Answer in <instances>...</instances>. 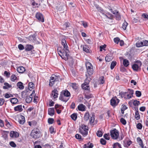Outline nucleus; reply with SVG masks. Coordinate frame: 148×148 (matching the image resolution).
I'll return each instance as SVG.
<instances>
[{
	"label": "nucleus",
	"instance_id": "nucleus-1",
	"mask_svg": "<svg viewBox=\"0 0 148 148\" xmlns=\"http://www.w3.org/2000/svg\"><path fill=\"white\" fill-rule=\"evenodd\" d=\"M62 43L64 49H58V54L62 59L66 60H68V57L69 56L68 47L65 39H62Z\"/></svg>",
	"mask_w": 148,
	"mask_h": 148
},
{
	"label": "nucleus",
	"instance_id": "nucleus-2",
	"mask_svg": "<svg viewBox=\"0 0 148 148\" xmlns=\"http://www.w3.org/2000/svg\"><path fill=\"white\" fill-rule=\"evenodd\" d=\"M30 135L34 138H39L40 136L39 130L36 128H34L32 131Z\"/></svg>",
	"mask_w": 148,
	"mask_h": 148
},
{
	"label": "nucleus",
	"instance_id": "nucleus-3",
	"mask_svg": "<svg viewBox=\"0 0 148 148\" xmlns=\"http://www.w3.org/2000/svg\"><path fill=\"white\" fill-rule=\"evenodd\" d=\"M110 135L113 139H117L119 136V132L116 129L114 128L110 131Z\"/></svg>",
	"mask_w": 148,
	"mask_h": 148
},
{
	"label": "nucleus",
	"instance_id": "nucleus-4",
	"mask_svg": "<svg viewBox=\"0 0 148 148\" xmlns=\"http://www.w3.org/2000/svg\"><path fill=\"white\" fill-rule=\"evenodd\" d=\"M59 80V77L58 76L53 75L50 77L49 85L52 86L54 84L55 82Z\"/></svg>",
	"mask_w": 148,
	"mask_h": 148
},
{
	"label": "nucleus",
	"instance_id": "nucleus-5",
	"mask_svg": "<svg viewBox=\"0 0 148 148\" xmlns=\"http://www.w3.org/2000/svg\"><path fill=\"white\" fill-rule=\"evenodd\" d=\"M88 127L84 125H82L80 132L83 136H85L88 134Z\"/></svg>",
	"mask_w": 148,
	"mask_h": 148
},
{
	"label": "nucleus",
	"instance_id": "nucleus-6",
	"mask_svg": "<svg viewBox=\"0 0 148 148\" xmlns=\"http://www.w3.org/2000/svg\"><path fill=\"white\" fill-rule=\"evenodd\" d=\"M54 6L57 10L59 11H61L63 8L65 7V5H63L62 3H61L59 2L57 4L55 3Z\"/></svg>",
	"mask_w": 148,
	"mask_h": 148
},
{
	"label": "nucleus",
	"instance_id": "nucleus-7",
	"mask_svg": "<svg viewBox=\"0 0 148 148\" xmlns=\"http://www.w3.org/2000/svg\"><path fill=\"white\" fill-rule=\"evenodd\" d=\"M142 64L140 61H137L136 63L133 64L132 66L133 69L135 71H137L139 68L141 66Z\"/></svg>",
	"mask_w": 148,
	"mask_h": 148
},
{
	"label": "nucleus",
	"instance_id": "nucleus-8",
	"mask_svg": "<svg viewBox=\"0 0 148 148\" xmlns=\"http://www.w3.org/2000/svg\"><path fill=\"white\" fill-rule=\"evenodd\" d=\"M36 17L40 21L43 22L44 21L42 15L40 13L37 12L36 14Z\"/></svg>",
	"mask_w": 148,
	"mask_h": 148
},
{
	"label": "nucleus",
	"instance_id": "nucleus-9",
	"mask_svg": "<svg viewBox=\"0 0 148 148\" xmlns=\"http://www.w3.org/2000/svg\"><path fill=\"white\" fill-rule=\"evenodd\" d=\"M119 100L116 98H112L110 100L111 105L112 106L116 105L119 102Z\"/></svg>",
	"mask_w": 148,
	"mask_h": 148
},
{
	"label": "nucleus",
	"instance_id": "nucleus-10",
	"mask_svg": "<svg viewBox=\"0 0 148 148\" xmlns=\"http://www.w3.org/2000/svg\"><path fill=\"white\" fill-rule=\"evenodd\" d=\"M10 136L12 138H16L19 136V133L16 132L12 131L10 133Z\"/></svg>",
	"mask_w": 148,
	"mask_h": 148
},
{
	"label": "nucleus",
	"instance_id": "nucleus-11",
	"mask_svg": "<svg viewBox=\"0 0 148 148\" xmlns=\"http://www.w3.org/2000/svg\"><path fill=\"white\" fill-rule=\"evenodd\" d=\"M127 93V92H121L120 93V95H121V96L122 97H124L125 99H130L132 97V96L130 94H129L127 95V97H125V96L126 95V94Z\"/></svg>",
	"mask_w": 148,
	"mask_h": 148
},
{
	"label": "nucleus",
	"instance_id": "nucleus-12",
	"mask_svg": "<svg viewBox=\"0 0 148 148\" xmlns=\"http://www.w3.org/2000/svg\"><path fill=\"white\" fill-rule=\"evenodd\" d=\"M113 59L112 54L111 53L108 54L105 57V60L107 62H109L111 61Z\"/></svg>",
	"mask_w": 148,
	"mask_h": 148
},
{
	"label": "nucleus",
	"instance_id": "nucleus-13",
	"mask_svg": "<svg viewBox=\"0 0 148 148\" xmlns=\"http://www.w3.org/2000/svg\"><path fill=\"white\" fill-rule=\"evenodd\" d=\"M59 99L62 101L66 102L69 99V98L63 95H60L59 97Z\"/></svg>",
	"mask_w": 148,
	"mask_h": 148
},
{
	"label": "nucleus",
	"instance_id": "nucleus-14",
	"mask_svg": "<svg viewBox=\"0 0 148 148\" xmlns=\"http://www.w3.org/2000/svg\"><path fill=\"white\" fill-rule=\"evenodd\" d=\"M48 114L52 116H53L54 114V109L53 108H49L48 109Z\"/></svg>",
	"mask_w": 148,
	"mask_h": 148
},
{
	"label": "nucleus",
	"instance_id": "nucleus-15",
	"mask_svg": "<svg viewBox=\"0 0 148 148\" xmlns=\"http://www.w3.org/2000/svg\"><path fill=\"white\" fill-rule=\"evenodd\" d=\"M85 106L82 104H80L78 106L77 108L79 111H84L85 110Z\"/></svg>",
	"mask_w": 148,
	"mask_h": 148
},
{
	"label": "nucleus",
	"instance_id": "nucleus-16",
	"mask_svg": "<svg viewBox=\"0 0 148 148\" xmlns=\"http://www.w3.org/2000/svg\"><path fill=\"white\" fill-rule=\"evenodd\" d=\"M34 48L33 45H27L25 47V50L26 51H29Z\"/></svg>",
	"mask_w": 148,
	"mask_h": 148
},
{
	"label": "nucleus",
	"instance_id": "nucleus-17",
	"mask_svg": "<svg viewBox=\"0 0 148 148\" xmlns=\"http://www.w3.org/2000/svg\"><path fill=\"white\" fill-rule=\"evenodd\" d=\"M17 71L19 73H22L25 71V69L23 66H21L17 68Z\"/></svg>",
	"mask_w": 148,
	"mask_h": 148
},
{
	"label": "nucleus",
	"instance_id": "nucleus-18",
	"mask_svg": "<svg viewBox=\"0 0 148 148\" xmlns=\"http://www.w3.org/2000/svg\"><path fill=\"white\" fill-rule=\"evenodd\" d=\"M22 105H18L14 108V110L16 111H18L19 112H21L23 110Z\"/></svg>",
	"mask_w": 148,
	"mask_h": 148
},
{
	"label": "nucleus",
	"instance_id": "nucleus-19",
	"mask_svg": "<svg viewBox=\"0 0 148 148\" xmlns=\"http://www.w3.org/2000/svg\"><path fill=\"white\" fill-rule=\"evenodd\" d=\"M28 92L26 90L23 91L21 93L22 97L23 98H25L28 96Z\"/></svg>",
	"mask_w": 148,
	"mask_h": 148
},
{
	"label": "nucleus",
	"instance_id": "nucleus-20",
	"mask_svg": "<svg viewBox=\"0 0 148 148\" xmlns=\"http://www.w3.org/2000/svg\"><path fill=\"white\" fill-rule=\"evenodd\" d=\"M137 141L139 145L142 148H143L144 145L143 144V141L141 139L140 137H138L137 138Z\"/></svg>",
	"mask_w": 148,
	"mask_h": 148
},
{
	"label": "nucleus",
	"instance_id": "nucleus-21",
	"mask_svg": "<svg viewBox=\"0 0 148 148\" xmlns=\"http://www.w3.org/2000/svg\"><path fill=\"white\" fill-rule=\"evenodd\" d=\"M29 39L30 41H32L33 42L35 41L36 40L35 35L33 34V35L30 36L29 37Z\"/></svg>",
	"mask_w": 148,
	"mask_h": 148
},
{
	"label": "nucleus",
	"instance_id": "nucleus-22",
	"mask_svg": "<svg viewBox=\"0 0 148 148\" xmlns=\"http://www.w3.org/2000/svg\"><path fill=\"white\" fill-rule=\"evenodd\" d=\"M104 15L107 18L110 19H112L113 18V15L109 12H107L106 14H105Z\"/></svg>",
	"mask_w": 148,
	"mask_h": 148
},
{
	"label": "nucleus",
	"instance_id": "nucleus-23",
	"mask_svg": "<svg viewBox=\"0 0 148 148\" xmlns=\"http://www.w3.org/2000/svg\"><path fill=\"white\" fill-rule=\"evenodd\" d=\"M32 99V95H30L29 96L26 97V101L27 103H30L31 102Z\"/></svg>",
	"mask_w": 148,
	"mask_h": 148
},
{
	"label": "nucleus",
	"instance_id": "nucleus-24",
	"mask_svg": "<svg viewBox=\"0 0 148 148\" xmlns=\"http://www.w3.org/2000/svg\"><path fill=\"white\" fill-rule=\"evenodd\" d=\"M17 86L21 90L23 89L24 88L23 84L21 82H19L17 83Z\"/></svg>",
	"mask_w": 148,
	"mask_h": 148
},
{
	"label": "nucleus",
	"instance_id": "nucleus-25",
	"mask_svg": "<svg viewBox=\"0 0 148 148\" xmlns=\"http://www.w3.org/2000/svg\"><path fill=\"white\" fill-rule=\"evenodd\" d=\"M29 90L31 91L32 89L34 88V84L32 82L29 83Z\"/></svg>",
	"mask_w": 148,
	"mask_h": 148
},
{
	"label": "nucleus",
	"instance_id": "nucleus-26",
	"mask_svg": "<svg viewBox=\"0 0 148 148\" xmlns=\"http://www.w3.org/2000/svg\"><path fill=\"white\" fill-rule=\"evenodd\" d=\"M63 95L69 97L70 96L71 94L70 92L67 90H65L63 91Z\"/></svg>",
	"mask_w": 148,
	"mask_h": 148
},
{
	"label": "nucleus",
	"instance_id": "nucleus-27",
	"mask_svg": "<svg viewBox=\"0 0 148 148\" xmlns=\"http://www.w3.org/2000/svg\"><path fill=\"white\" fill-rule=\"evenodd\" d=\"M10 101L13 104H16L18 101V99L16 98H13L10 99Z\"/></svg>",
	"mask_w": 148,
	"mask_h": 148
},
{
	"label": "nucleus",
	"instance_id": "nucleus-28",
	"mask_svg": "<svg viewBox=\"0 0 148 148\" xmlns=\"http://www.w3.org/2000/svg\"><path fill=\"white\" fill-rule=\"evenodd\" d=\"M85 148H92L93 146V144L90 143H88L84 145Z\"/></svg>",
	"mask_w": 148,
	"mask_h": 148
},
{
	"label": "nucleus",
	"instance_id": "nucleus-29",
	"mask_svg": "<svg viewBox=\"0 0 148 148\" xmlns=\"http://www.w3.org/2000/svg\"><path fill=\"white\" fill-rule=\"evenodd\" d=\"M19 123L21 124H23L25 122V117L23 116L21 117V119H19L18 120Z\"/></svg>",
	"mask_w": 148,
	"mask_h": 148
},
{
	"label": "nucleus",
	"instance_id": "nucleus-30",
	"mask_svg": "<svg viewBox=\"0 0 148 148\" xmlns=\"http://www.w3.org/2000/svg\"><path fill=\"white\" fill-rule=\"evenodd\" d=\"M83 50L86 53L89 52L88 47L87 45H85L83 46Z\"/></svg>",
	"mask_w": 148,
	"mask_h": 148
},
{
	"label": "nucleus",
	"instance_id": "nucleus-31",
	"mask_svg": "<svg viewBox=\"0 0 148 148\" xmlns=\"http://www.w3.org/2000/svg\"><path fill=\"white\" fill-rule=\"evenodd\" d=\"M123 63L125 66L127 67L129 65L130 63L128 60L124 59L123 60Z\"/></svg>",
	"mask_w": 148,
	"mask_h": 148
},
{
	"label": "nucleus",
	"instance_id": "nucleus-32",
	"mask_svg": "<svg viewBox=\"0 0 148 148\" xmlns=\"http://www.w3.org/2000/svg\"><path fill=\"white\" fill-rule=\"evenodd\" d=\"M113 148H121V147L120 144L116 143L113 144Z\"/></svg>",
	"mask_w": 148,
	"mask_h": 148
},
{
	"label": "nucleus",
	"instance_id": "nucleus-33",
	"mask_svg": "<svg viewBox=\"0 0 148 148\" xmlns=\"http://www.w3.org/2000/svg\"><path fill=\"white\" fill-rule=\"evenodd\" d=\"M88 73L89 75H90L92 74L93 73V69L92 67L87 69Z\"/></svg>",
	"mask_w": 148,
	"mask_h": 148
},
{
	"label": "nucleus",
	"instance_id": "nucleus-34",
	"mask_svg": "<svg viewBox=\"0 0 148 148\" xmlns=\"http://www.w3.org/2000/svg\"><path fill=\"white\" fill-rule=\"evenodd\" d=\"M135 117V119L137 120H139L140 118V115L139 114L138 110L136 111Z\"/></svg>",
	"mask_w": 148,
	"mask_h": 148
},
{
	"label": "nucleus",
	"instance_id": "nucleus-35",
	"mask_svg": "<svg viewBox=\"0 0 148 148\" xmlns=\"http://www.w3.org/2000/svg\"><path fill=\"white\" fill-rule=\"evenodd\" d=\"M136 45L137 47H139L143 46V42H137L136 43Z\"/></svg>",
	"mask_w": 148,
	"mask_h": 148
},
{
	"label": "nucleus",
	"instance_id": "nucleus-36",
	"mask_svg": "<svg viewBox=\"0 0 148 148\" xmlns=\"http://www.w3.org/2000/svg\"><path fill=\"white\" fill-rule=\"evenodd\" d=\"M5 86L3 87L4 89H7L11 87V86L7 83H5L4 84Z\"/></svg>",
	"mask_w": 148,
	"mask_h": 148
},
{
	"label": "nucleus",
	"instance_id": "nucleus-37",
	"mask_svg": "<svg viewBox=\"0 0 148 148\" xmlns=\"http://www.w3.org/2000/svg\"><path fill=\"white\" fill-rule=\"evenodd\" d=\"M89 114L88 112H86L84 115V119L85 121H87L89 119Z\"/></svg>",
	"mask_w": 148,
	"mask_h": 148
},
{
	"label": "nucleus",
	"instance_id": "nucleus-38",
	"mask_svg": "<svg viewBox=\"0 0 148 148\" xmlns=\"http://www.w3.org/2000/svg\"><path fill=\"white\" fill-rule=\"evenodd\" d=\"M103 134L102 131L100 130H98L96 133L97 136L99 137H101L103 135Z\"/></svg>",
	"mask_w": 148,
	"mask_h": 148
},
{
	"label": "nucleus",
	"instance_id": "nucleus-39",
	"mask_svg": "<svg viewBox=\"0 0 148 148\" xmlns=\"http://www.w3.org/2000/svg\"><path fill=\"white\" fill-rule=\"evenodd\" d=\"M71 119L74 121H75L77 118V114L76 113H73L71 115Z\"/></svg>",
	"mask_w": 148,
	"mask_h": 148
},
{
	"label": "nucleus",
	"instance_id": "nucleus-40",
	"mask_svg": "<svg viewBox=\"0 0 148 148\" xmlns=\"http://www.w3.org/2000/svg\"><path fill=\"white\" fill-rule=\"evenodd\" d=\"M57 91V90H54L52 92L51 95L54 98L57 97L58 94L56 92Z\"/></svg>",
	"mask_w": 148,
	"mask_h": 148
},
{
	"label": "nucleus",
	"instance_id": "nucleus-41",
	"mask_svg": "<svg viewBox=\"0 0 148 148\" xmlns=\"http://www.w3.org/2000/svg\"><path fill=\"white\" fill-rule=\"evenodd\" d=\"M86 69L92 67V66L91 63L89 62H87L86 63Z\"/></svg>",
	"mask_w": 148,
	"mask_h": 148
},
{
	"label": "nucleus",
	"instance_id": "nucleus-42",
	"mask_svg": "<svg viewBox=\"0 0 148 148\" xmlns=\"http://www.w3.org/2000/svg\"><path fill=\"white\" fill-rule=\"evenodd\" d=\"M81 86L82 89L85 90H88L90 89L89 86H86V85H84V84H82Z\"/></svg>",
	"mask_w": 148,
	"mask_h": 148
},
{
	"label": "nucleus",
	"instance_id": "nucleus-43",
	"mask_svg": "<svg viewBox=\"0 0 148 148\" xmlns=\"http://www.w3.org/2000/svg\"><path fill=\"white\" fill-rule=\"evenodd\" d=\"M128 25V23L126 21H125L123 24L122 26V28L124 30H125L126 29V27Z\"/></svg>",
	"mask_w": 148,
	"mask_h": 148
},
{
	"label": "nucleus",
	"instance_id": "nucleus-44",
	"mask_svg": "<svg viewBox=\"0 0 148 148\" xmlns=\"http://www.w3.org/2000/svg\"><path fill=\"white\" fill-rule=\"evenodd\" d=\"M116 64V62L115 61H113L111 64L110 68L111 69H112L114 68Z\"/></svg>",
	"mask_w": 148,
	"mask_h": 148
},
{
	"label": "nucleus",
	"instance_id": "nucleus-45",
	"mask_svg": "<svg viewBox=\"0 0 148 148\" xmlns=\"http://www.w3.org/2000/svg\"><path fill=\"white\" fill-rule=\"evenodd\" d=\"M95 115L94 114H92V116L91 117L90 119V124L92 123L95 120Z\"/></svg>",
	"mask_w": 148,
	"mask_h": 148
},
{
	"label": "nucleus",
	"instance_id": "nucleus-46",
	"mask_svg": "<svg viewBox=\"0 0 148 148\" xmlns=\"http://www.w3.org/2000/svg\"><path fill=\"white\" fill-rule=\"evenodd\" d=\"M63 26L66 29L67 28V27H69L70 26V23L68 22H65L64 24L63 25Z\"/></svg>",
	"mask_w": 148,
	"mask_h": 148
},
{
	"label": "nucleus",
	"instance_id": "nucleus-47",
	"mask_svg": "<svg viewBox=\"0 0 148 148\" xmlns=\"http://www.w3.org/2000/svg\"><path fill=\"white\" fill-rule=\"evenodd\" d=\"M17 79V78L15 75H13L11 76V79L12 81H14Z\"/></svg>",
	"mask_w": 148,
	"mask_h": 148
},
{
	"label": "nucleus",
	"instance_id": "nucleus-48",
	"mask_svg": "<svg viewBox=\"0 0 148 148\" xmlns=\"http://www.w3.org/2000/svg\"><path fill=\"white\" fill-rule=\"evenodd\" d=\"M54 121V119L53 118H49L48 120V123L49 124H53Z\"/></svg>",
	"mask_w": 148,
	"mask_h": 148
},
{
	"label": "nucleus",
	"instance_id": "nucleus-49",
	"mask_svg": "<svg viewBox=\"0 0 148 148\" xmlns=\"http://www.w3.org/2000/svg\"><path fill=\"white\" fill-rule=\"evenodd\" d=\"M104 138L106 140H109L110 139V137L108 134H105L103 135Z\"/></svg>",
	"mask_w": 148,
	"mask_h": 148
},
{
	"label": "nucleus",
	"instance_id": "nucleus-50",
	"mask_svg": "<svg viewBox=\"0 0 148 148\" xmlns=\"http://www.w3.org/2000/svg\"><path fill=\"white\" fill-rule=\"evenodd\" d=\"M86 78L85 80V83H86L87 84H88L90 79V78L88 77L87 75H86Z\"/></svg>",
	"mask_w": 148,
	"mask_h": 148
},
{
	"label": "nucleus",
	"instance_id": "nucleus-51",
	"mask_svg": "<svg viewBox=\"0 0 148 148\" xmlns=\"http://www.w3.org/2000/svg\"><path fill=\"white\" fill-rule=\"evenodd\" d=\"M135 94L137 97H140L141 95V93L140 91H136Z\"/></svg>",
	"mask_w": 148,
	"mask_h": 148
},
{
	"label": "nucleus",
	"instance_id": "nucleus-52",
	"mask_svg": "<svg viewBox=\"0 0 148 148\" xmlns=\"http://www.w3.org/2000/svg\"><path fill=\"white\" fill-rule=\"evenodd\" d=\"M115 16L117 20H119L121 19V15L119 12H118V14H116Z\"/></svg>",
	"mask_w": 148,
	"mask_h": 148
},
{
	"label": "nucleus",
	"instance_id": "nucleus-53",
	"mask_svg": "<svg viewBox=\"0 0 148 148\" xmlns=\"http://www.w3.org/2000/svg\"><path fill=\"white\" fill-rule=\"evenodd\" d=\"M109 9L110 11L113 14H115V15H116V14H118V12H119L118 11L116 10H115L114 11H113L112 10L111 8H110V9L109 8Z\"/></svg>",
	"mask_w": 148,
	"mask_h": 148
},
{
	"label": "nucleus",
	"instance_id": "nucleus-54",
	"mask_svg": "<svg viewBox=\"0 0 148 148\" xmlns=\"http://www.w3.org/2000/svg\"><path fill=\"white\" fill-rule=\"evenodd\" d=\"M121 123L123 125H125L126 123V120L123 118H121L120 119Z\"/></svg>",
	"mask_w": 148,
	"mask_h": 148
},
{
	"label": "nucleus",
	"instance_id": "nucleus-55",
	"mask_svg": "<svg viewBox=\"0 0 148 148\" xmlns=\"http://www.w3.org/2000/svg\"><path fill=\"white\" fill-rule=\"evenodd\" d=\"M72 87L73 89L75 90L77 89L78 88V86H77V84L75 83H72Z\"/></svg>",
	"mask_w": 148,
	"mask_h": 148
},
{
	"label": "nucleus",
	"instance_id": "nucleus-56",
	"mask_svg": "<svg viewBox=\"0 0 148 148\" xmlns=\"http://www.w3.org/2000/svg\"><path fill=\"white\" fill-rule=\"evenodd\" d=\"M133 104L134 106H137L138 105L140 104V102L139 101L137 100H134L133 102Z\"/></svg>",
	"mask_w": 148,
	"mask_h": 148
},
{
	"label": "nucleus",
	"instance_id": "nucleus-57",
	"mask_svg": "<svg viewBox=\"0 0 148 148\" xmlns=\"http://www.w3.org/2000/svg\"><path fill=\"white\" fill-rule=\"evenodd\" d=\"M13 95L11 94H9L7 93H5L4 97L6 98H8L10 97H12Z\"/></svg>",
	"mask_w": 148,
	"mask_h": 148
},
{
	"label": "nucleus",
	"instance_id": "nucleus-58",
	"mask_svg": "<svg viewBox=\"0 0 148 148\" xmlns=\"http://www.w3.org/2000/svg\"><path fill=\"white\" fill-rule=\"evenodd\" d=\"M10 145L11 146L13 147H16V145L13 141H11L10 143Z\"/></svg>",
	"mask_w": 148,
	"mask_h": 148
},
{
	"label": "nucleus",
	"instance_id": "nucleus-59",
	"mask_svg": "<svg viewBox=\"0 0 148 148\" xmlns=\"http://www.w3.org/2000/svg\"><path fill=\"white\" fill-rule=\"evenodd\" d=\"M100 142L101 144L103 145H105L106 144V141L103 138H101L100 139Z\"/></svg>",
	"mask_w": 148,
	"mask_h": 148
},
{
	"label": "nucleus",
	"instance_id": "nucleus-60",
	"mask_svg": "<svg viewBox=\"0 0 148 148\" xmlns=\"http://www.w3.org/2000/svg\"><path fill=\"white\" fill-rule=\"evenodd\" d=\"M49 130L51 134H53L54 132V128L52 126L49 128Z\"/></svg>",
	"mask_w": 148,
	"mask_h": 148
},
{
	"label": "nucleus",
	"instance_id": "nucleus-61",
	"mask_svg": "<svg viewBox=\"0 0 148 148\" xmlns=\"http://www.w3.org/2000/svg\"><path fill=\"white\" fill-rule=\"evenodd\" d=\"M106 45H101L100 47V51H102L103 49L104 50V49L106 48Z\"/></svg>",
	"mask_w": 148,
	"mask_h": 148
},
{
	"label": "nucleus",
	"instance_id": "nucleus-62",
	"mask_svg": "<svg viewBox=\"0 0 148 148\" xmlns=\"http://www.w3.org/2000/svg\"><path fill=\"white\" fill-rule=\"evenodd\" d=\"M136 127L137 129L140 130L142 128V125L140 123H138Z\"/></svg>",
	"mask_w": 148,
	"mask_h": 148
},
{
	"label": "nucleus",
	"instance_id": "nucleus-63",
	"mask_svg": "<svg viewBox=\"0 0 148 148\" xmlns=\"http://www.w3.org/2000/svg\"><path fill=\"white\" fill-rule=\"evenodd\" d=\"M114 42L118 44L120 40V39L118 37H116L114 38Z\"/></svg>",
	"mask_w": 148,
	"mask_h": 148
},
{
	"label": "nucleus",
	"instance_id": "nucleus-64",
	"mask_svg": "<svg viewBox=\"0 0 148 148\" xmlns=\"http://www.w3.org/2000/svg\"><path fill=\"white\" fill-rule=\"evenodd\" d=\"M18 49L20 50H22L24 49V47L21 44H19L18 46Z\"/></svg>",
	"mask_w": 148,
	"mask_h": 148
}]
</instances>
